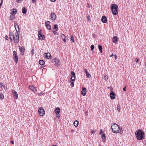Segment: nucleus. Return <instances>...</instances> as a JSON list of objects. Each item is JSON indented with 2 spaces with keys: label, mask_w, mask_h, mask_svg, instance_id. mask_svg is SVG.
<instances>
[{
  "label": "nucleus",
  "mask_w": 146,
  "mask_h": 146,
  "mask_svg": "<svg viewBox=\"0 0 146 146\" xmlns=\"http://www.w3.org/2000/svg\"><path fill=\"white\" fill-rule=\"evenodd\" d=\"M51 19L52 20H54L56 19V15L53 12H52L51 13Z\"/></svg>",
  "instance_id": "14"
},
{
  "label": "nucleus",
  "mask_w": 146,
  "mask_h": 146,
  "mask_svg": "<svg viewBox=\"0 0 146 146\" xmlns=\"http://www.w3.org/2000/svg\"><path fill=\"white\" fill-rule=\"evenodd\" d=\"M145 66L146 67V63H145Z\"/></svg>",
  "instance_id": "64"
},
{
  "label": "nucleus",
  "mask_w": 146,
  "mask_h": 146,
  "mask_svg": "<svg viewBox=\"0 0 146 146\" xmlns=\"http://www.w3.org/2000/svg\"><path fill=\"white\" fill-rule=\"evenodd\" d=\"M13 58L15 60V63H17L18 61L19 58L17 55L16 52L15 51H13Z\"/></svg>",
  "instance_id": "6"
},
{
  "label": "nucleus",
  "mask_w": 146,
  "mask_h": 146,
  "mask_svg": "<svg viewBox=\"0 0 146 146\" xmlns=\"http://www.w3.org/2000/svg\"><path fill=\"white\" fill-rule=\"evenodd\" d=\"M29 87L30 89L31 90L34 92L37 91V90L35 88V87L33 86H29Z\"/></svg>",
  "instance_id": "18"
},
{
  "label": "nucleus",
  "mask_w": 146,
  "mask_h": 146,
  "mask_svg": "<svg viewBox=\"0 0 146 146\" xmlns=\"http://www.w3.org/2000/svg\"><path fill=\"white\" fill-rule=\"evenodd\" d=\"M63 40L65 42L66 41V39L65 38L63 39Z\"/></svg>",
  "instance_id": "54"
},
{
  "label": "nucleus",
  "mask_w": 146,
  "mask_h": 146,
  "mask_svg": "<svg viewBox=\"0 0 146 146\" xmlns=\"http://www.w3.org/2000/svg\"><path fill=\"white\" fill-rule=\"evenodd\" d=\"M19 49H20V51L21 53V55H23L25 51V47L23 46L21 47L20 46H19Z\"/></svg>",
  "instance_id": "9"
},
{
  "label": "nucleus",
  "mask_w": 146,
  "mask_h": 146,
  "mask_svg": "<svg viewBox=\"0 0 146 146\" xmlns=\"http://www.w3.org/2000/svg\"><path fill=\"white\" fill-rule=\"evenodd\" d=\"M3 2V0H1V3H0V8H1V5H2V4Z\"/></svg>",
  "instance_id": "42"
},
{
  "label": "nucleus",
  "mask_w": 146,
  "mask_h": 146,
  "mask_svg": "<svg viewBox=\"0 0 146 146\" xmlns=\"http://www.w3.org/2000/svg\"><path fill=\"white\" fill-rule=\"evenodd\" d=\"M31 52L32 54H33L34 52V50L33 49H32L31 50Z\"/></svg>",
  "instance_id": "43"
},
{
  "label": "nucleus",
  "mask_w": 146,
  "mask_h": 146,
  "mask_svg": "<svg viewBox=\"0 0 146 146\" xmlns=\"http://www.w3.org/2000/svg\"><path fill=\"white\" fill-rule=\"evenodd\" d=\"M70 39L72 41V42H75L74 40V36H73L72 35L71 36V38Z\"/></svg>",
  "instance_id": "30"
},
{
  "label": "nucleus",
  "mask_w": 146,
  "mask_h": 146,
  "mask_svg": "<svg viewBox=\"0 0 146 146\" xmlns=\"http://www.w3.org/2000/svg\"><path fill=\"white\" fill-rule=\"evenodd\" d=\"M96 132V131L94 130H92V133L93 134L94 133Z\"/></svg>",
  "instance_id": "46"
},
{
  "label": "nucleus",
  "mask_w": 146,
  "mask_h": 146,
  "mask_svg": "<svg viewBox=\"0 0 146 146\" xmlns=\"http://www.w3.org/2000/svg\"><path fill=\"white\" fill-rule=\"evenodd\" d=\"M84 72H86V73L88 72L86 69H84Z\"/></svg>",
  "instance_id": "45"
},
{
  "label": "nucleus",
  "mask_w": 146,
  "mask_h": 146,
  "mask_svg": "<svg viewBox=\"0 0 146 146\" xmlns=\"http://www.w3.org/2000/svg\"><path fill=\"white\" fill-rule=\"evenodd\" d=\"M60 108L58 107L57 108L55 109V113L56 114H57V113L59 114V113H60Z\"/></svg>",
  "instance_id": "19"
},
{
  "label": "nucleus",
  "mask_w": 146,
  "mask_h": 146,
  "mask_svg": "<svg viewBox=\"0 0 146 146\" xmlns=\"http://www.w3.org/2000/svg\"><path fill=\"white\" fill-rule=\"evenodd\" d=\"M13 10H15V9H13Z\"/></svg>",
  "instance_id": "63"
},
{
  "label": "nucleus",
  "mask_w": 146,
  "mask_h": 146,
  "mask_svg": "<svg viewBox=\"0 0 146 146\" xmlns=\"http://www.w3.org/2000/svg\"><path fill=\"white\" fill-rule=\"evenodd\" d=\"M17 29H18V27H16V29H17Z\"/></svg>",
  "instance_id": "61"
},
{
  "label": "nucleus",
  "mask_w": 146,
  "mask_h": 146,
  "mask_svg": "<svg viewBox=\"0 0 146 146\" xmlns=\"http://www.w3.org/2000/svg\"><path fill=\"white\" fill-rule=\"evenodd\" d=\"M74 131V130H72V131Z\"/></svg>",
  "instance_id": "62"
},
{
  "label": "nucleus",
  "mask_w": 146,
  "mask_h": 146,
  "mask_svg": "<svg viewBox=\"0 0 146 146\" xmlns=\"http://www.w3.org/2000/svg\"><path fill=\"white\" fill-rule=\"evenodd\" d=\"M110 90H113V88L112 87H110Z\"/></svg>",
  "instance_id": "53"
},
{
  "label": "nucleus",
  "mask_w": 146,
  "mask_h": 146,
  "mask_svg": "<svg viewBox=\"0 0 146 146\" xmlns=\"http://www.w3.org/2000/svg\"><path fill=\"white\" fill-rule=\"evenodd\" d=\"M78 121L77 120H76L74 123V125L75 127H77L78 125Z\"/></svg>",
  "instance_id": "22"
},
{
  "label": "nucleus",
  "mask_w": 146,
  "mask_h": 146,
  "mask_svg": "<svg viewBox=\"0 0 146 146\" xmlns=\"http://www.w3.org/2000/svg\"><path fill=\"white\" fill-rule=\"evenodd\" d=\"M117 110L119 112L120 111V110L121 109V106L120 105L118 104V105H117Z\"/></svg>",
  "instance_id": "26"
},
{
  "label": "nucleus",
  "mask_w": 146,
  "mask_h": 146,
  "mask_svg": "<svg viewBox=\"0 0 146 146\" xmlns=\"http://www.w3.org/2000/svg\"><path fill=\"white\" fill-rule=\"evenodd\" d=\"M46 27L49 29V30H50L51 29V27L50 25H48V26H46Z\"/></svg>",
  "instance_id": "35"
},
{
  "label": "nucleus",
  "mask_w": 146,
  "mask_h": 146,
  "mask_svg": "<svg viewBox=\"0 0 146 146\" xmlns=\"http://www.w3.org/2000/svg\"><path fill=\"white\" fill-rule=\"evenodd\" d=\"M87 6L88 8H90L91 7L89 3H87Z\"/></svg>",
  "instance_id": "41"
},
{
  "label": "nucleus",
  "mask_w": 146,
  "mask_h": 146,
  "mask_svg": "<svg viewBox=\"0 0 146 146\" xmlns=\"http://www.w3.org/2000/svg\"><path fill=\"white\" fill-rule=\"evenodd\" d=\"M113 132L115 133H117L120 129L119 126L117 124L114 123L111 126Z\"/></svg>",
  "instance_id": "4"
},
{
  "label": "nucleus",
  "mask_w": 146,
  "mask_h": 146,
  "mask_svg": "<svg viewBox=\"0 0 146 146\" xmlns=\"http://www.w3.org/2000/svg\"><path fill=\"white\" fill-rule=\"evenodd\" d=\"M11 143L12 144H13L14 143V141H11Z\"/></svg>",
  "instance_id": "56"
},
{
  "label": "nucleus",
  "mask_w": 146,
  "mask_h": 146,
  "mask_svg": "<svg viewBox=\"0 0 146 146\" xmlns=\"http://www.w3.org/2000/svg\"><path fill=\"white\" fill-rule=\"evenodd\" d=\"M44 54H45V57L47 59H51L52 58V57L50 53H45Z\"/></svg>",
  "instance_id": "10"
},
{
  "label": "nucleus",
  "mask_w": 146,
  "mask_h": 146,
  "mask_svg": "<svg viewBox=\"0 0 146 146\" xmlns=\"http://www.w3.org/2000/svg\"><path fill=\"white\" fill-rule=\"evenodd\" d=\"M14 26L16 30L17 31L15 35L14 38L15 42L16 43H17L19 41V35L18 33L19 32V27L17 24L16 21L15 22Z\"/></svg>",
  "instance_id": "2"
},
{
  "label": "nucleus",
  "mask_w": 146,
  "mask_h": 146,
  "mask_svg": "<svg viewBox=\"0 0 146 146\" xmlns=\"http://www.w3.org/2000/svg\"><path fill=\"white\" fill-rule=\"evenodd\" d=\"M54 28L56 29V31H57L58 29V26L57 24H56L54 25Z\"/></svg>",
  "instance_id": "28"
},
{
  "label": "nucleus",
  "mask_w": 146,
  "mask_h": 146,
  "mask_svg": "<svg viewBox=\"0 0 146 146\" xmlns=\"http://www.w3.org/2000/svg\"><path fill=\"white\" fill-rule=\"evenodd\" d=\"M135 134L137 139L138 140H142L145 137V134L143 131L141 129L137 130Z\"/></svg>",
  "instance_id": "1"
},
{
  "label": "nucleus",
  "mask_w": 146,
  "mask_h": 146,
  "mask_svg": "<svg viewBox=\"0 0 146 146\" xmlns=\"http://www.w3.org/2000/svg\"><path fill=\"white\" fill-rule=\"evenodd\" d=\"M58 59L56 58H53L52 60V62H56V61H58Z\"/></svg>",
  "instance_id": "31"
},
{
  "label": "nucleus",
  "mask_w": 146,
  "mask_h": 146,
  "mask_svg": "<svg viewBox=\"0 0 146 146\" xmlns=\"http://www.w3.org/2000/svg\"><path fill=\"white\" fill-rule=\"evenodd\" d=\"M38 112L39 115L41 116L44 115L45 114L44 110L42 107H40L39 108Z\"/></svg>",
  "instance_id": "7"
},
{
  "label": "nucleus",
  "mask_w": 146,
  "mask_h": 146,
  "mask_svg": "<svg viewBox=\"0 0 146 146\" xmlns=\"http://www.w3.org/2000/svg\"><path fill=\"white\" fill-rule=\"evenodd\" d=\"M102 138H103L104 139H106V136H105V134H102Z\"/></svg>",
  "instance_id": "34"
},
{
  "label": "nucleus",
  "mask_w": 146,
  "mask_h": 146,
  "mask_svg": "<svg viewBox=\"0 0 146 146\" xmlns=\"http://www.w3.org/2000/svg\"><path fill=\"white\" fill-rule=\"evenodd\" d=\"M110 96L111 99L114 100L115 98V94L113 91H111L110 93Z\"/></svg>",
  "instance_id": "8"
},
{
  "label": "nucleus",
  "mask_w": 146,
  "mask_h": 146,
  "mask_svg": "<svg viewBox=\"0 0 146 146\" xmlns=\"http://www.w3.org/2000/svg\"><path fill=\"white\" fill-rule=\"evenodd\" d=\"M53 33L54 34H56V31H53Z\"/></svg>",
  "instance_id": "55"
},
{
  "label": "nucleus",
  "mask_w": 146,
  "mask_h": 146,
  "mask_svg": "<svg viewBox=\"0 0 146 146\" xmlns=\"http://www.w3.org/2000/svg\"><path fill=\"white\" fill-rule=\"evenodd\" d=\"M118 40L117 36H114L112 39V42L113 43H116L118 41Z\"/></svg>",
  "instance_id": "17"
},
{
  "label": "nucleus",
  "mask_w": 146,
  "mask_h": 146,
  "mask_svg": "<svg viewBox=\"0 0 146 146\" xmlns=\"http://www.w3.org/2000/svg\"><path fill=\"white\" fill-rule=\"evenodd\" d=\"M52 146H58L57 145H53Z\"/></svg>",
  "instance_id": "59"
},
{
  "label": "nucleus",
  "mask_w": 146,
  "mask_h": 146,
  "mask_svg": "<svg viewBox=\"0 0 146 146\" xmlns=\"http://www.w3.org/2000/svg\"><path fill=\"white\" fill-rule=\"evenodd\" d=\"M104 79L106 81L107 80H108V76H107L106 75L104 77Z\"/></svg>",
  "instance_id": "37"
},
{
  "label": "nucleus",
  "mask_w": 146,
  "mask_h": 146,
  "mask_svg": "<svg viewBox=\"0 0 146 146\" xmlns=\"http://www.w3.org/2000/svg\"><path fill=\"white\" fill-rule=\"evenodd\" d=\"M12 92L13 95L15 96V98L17 99L18 98V94L17 93L15 90H13Z\"/></svg>",
  "instance_id": "16"
},
{
  "label": "nucleus",
  "mask_w": 146,
  "mask_h": 146,
  "mask_svg": "<svg viewBox=\"0 0 146 146\" xmlns=\"http://www.w3.org/2000/svg\"><path fill=\"white\" fill-rule=\"evenodd\" d=\"M111 9L113 15H116L118 14L117 10L118 9V7L116 4H112L111 6Z\"/></svg>",
  "instance_id": "3"
},
{
  "label": "nucleus",
  "mask_w": 146,
  "mask_h": 146,
  "mask_svg": "<svg viewBox=\"0 0 146 146\" xmlns=\"http://www.w3.org/2000/svg\"><path fill=\"white\" fill-rule=\"evenodd\" d=\"M86 76H87L90 78V77H91V75L90 74H89V72H87V73H86Z\"/></svg>",
  "instance_id": "32"
},
{
  "label": "nucleus",
  "mask_w": 146,
  "mask_h": 146,
  "mask_svg": "<svg viewBox=\"0 0 146 146\" xmlns=\"http://www.w3.org/2000/svg\"><path fill=\"white\" fill-rule=\"evenodd\" d=\"M5 39L6 40H8V36L7 35H6V36H5Z\"/></svg>",
  "instance_id": "47"
},
{
  "label": "nucleus",
  "mask_w": 146,
  "mask_h": 146,
  "mask_svg": "<svg viewBox=\"0 0 146 146\" xmlns=\"http://www.w3.org/2000/svg\"><path fill=\"white\" fill-rule=\"evenodd\" d=\"M86 88L83 87L81 91L82 95L83 96H85L86 95Z\"/></svg>",
  "instance_id": "12"
},
{
  "label": "nucleus",
  "mask_w": 146,
  "mask_h": 146,
  "mask_svg": "<svg viewBox=\"0 0 146 146\" xmlns=\"http://www.w3.org/2000/svg\"><path fill=\"white\" fill-rule=\"evenodd\" d=\"M135 61L136 62V63H137L139 61V60L137 58H136L135 59Z\"/></svg>",
  "instance_id": "38"
},
{
  "label": "nucleus",
  "mask_w": 146,
  "mask_h": 146,
  "mask_svg": "<svg viewBox=\"0 0 146 146\" xmlns=\"http://www.w3.org/2000/svg\"><path fill=\"white\" fill-rule=\"evenodd\" d=\"M104 133V131L102 129H100V134H102V133Z\"/></svg>",
  "instance_id": "39"
},
{
  "label": "nucleus",
  "mask_w": 146,
  "mask_h": 146,
  "mask_svg": "<svg viewBox=\"0 0 146 146\" xmlns=\"http://www.w3.org/2000/svg\"><path fill=\"white\" fill-rule=\"evenodd\" d=\"M1 87H2V85H1V84L0 83V88Z\"/></svg>",
  "instance_id": "58"
},
{
  "label": "nucleus",
  "mask_w": 146,
  "mask_h": 146,
  "mask_svg": "<svg viewBox=\"0 0 146 146\" xmlns=\"http://www.w3.org/2000/svg\"><path fill=\"white\" fill-rule=\"evenodd\" d=\"M17 12V11H13L12 12H11V15H13L14 16Z\"/></svg>",
  "instance_id": "25"
},
{
  "label": "nucleus",
  "mask_w": 146,
  "mask_h": 146,
  "mask_svg": "<svg viewBox=\"0 0 146 146\" xmlns=\"http://www.w3.org/2000/svg\"><path fill=\"white\" fill-rule=\"evenodd\" d=\"M113 56V54H112L110 56V57H111Z\"/></svg>",
  "instance_id": "57"
},
{
  "label": "nucleus",
  "mask_w": 146,
  "mask_h": 146,
  "mask_svg": "<svg viewBox=\"0 0 146 146\" xmlns=\"http://www.w3.org/2000/svg\"><path fill=\"white\" fill-rule=\"evenodd\" d=\"M94 45H92L91 46L90 48H91V50L92 51L94 49Z\"/></svg>",
  "instance_id": "36"
},
{
  "label": "nucleus",
  "mask_w": 146,
  "mask_h": 146,
  "mask_svg": "<svg viewBox=\"0 0 146 146\" xmlns=\"http://www.w3.org/2000/svg\"><path fill=\"white\" fill-rule=\"evenodd\" d=\"M74 82H71V83L72 84V87L74 86Z\"/></svg>",
  "instance_id": "44"
},
{
  "label": "nucleus",
  "mask_w": 146,
  "mask_h": 146,
  "mask_svg": "<svg viewBox=\"0 0 146 146\" xmlns=\"http://www.w3.org/2000/svg\"><path fill=\"white\" fill-rule=\"evenodd\" d=\"M9 38L12 41L14 39V34L12 32H10L9 34Z\"/></svg>",
  "instance_id": "15"
},
{
  "label": "nucleus",
  "mask_w": 146,
  "mask_h": 146,
  "mask_svg": "<svg viewBox=\"0 0 146 146\" xmlns=\"http://www.w3.org/2000/svg\"><path fill=\"white\" fill-rule=\"evenodd\" d=\"M0 98L1 99H3L4 98V96L2 93L0 94Z\"/></svg>",
  "instance_id": "33"
},
{
  "label": "nucleus",
  "mask_w": 146,
  "mask_h": 146,
  "mask_svg": "<svg viewBox=\"0 0 146 146\" xmlns=\"http://www.w3.org/2000/svg\"><path fill=\"white\" fill-rule=\"evenodd\" d=\"M32 2L33 3H35L36 2V0H32Z\"/></svg>",
  "instance_id": "52"
},
{
  "label": "nucleus",
  "mask_w": 146,
  "mask_h": 146,
  "mask_svg": "<svg viewBox=\"0 0 146 146\" xmlns=\"http://www.w3.org/2000/svg\"><path fill=\"white\" fill-rule=\"evenodd\" d=\"M61 37H62V38H63V37H65V35L64 34H62L61 36Z\"/></svg>",
  "instance_id": "50"
},
{
  "label": "nucleus",
  "mask_w": 146,
  "mask_h": 146,
  "mask_svg": "<svg viewBox=\"0 0 146 146\" xmlns=\"http://www.w3.org/2000/svg\"><path fill=\"white\" fill-rule=\"evenodd\" d=\"M60 61L58 60V61H56V62H55V63L54 64V65L56 66H58L59 65H60Z\"/></svg>",
  "instance_id": "21"
},
{
  "label": "nucleus",
  "mask_w": 146,
  "mask_h": 146,
  "mask_svg": "<svg viewBox=\"0 0 146 146\" xmlns=\"http://www.w3.org/2000/svg\"><path fill=\"white\" fill-rule=\"evenodd\" d=\"M101 20L102 22L104 23H106L107 22V19L105 16H103Z\"/></svg>",
  "instance_id": "13"
},
{
  "label": "nucleus",
  "mask_w": 146,
  "mask_h": 146,
  "mask_svg": "<svg viewBox=\"0 0 146 146\" xmlns=\"http://www.w3.org/2000/svg\"><path fill=\"white\" fill-rule=\"evenodd\" d=\"M42 31L41 30H39L38 32V36L39 37L38 40H43L45 39V36L43 35H42L41 32Z\"/></svg>",
  "instance_id": "5"
},
{
  "label": "nucleus",
  "mask_w": 146,
  "mask_h": 146,
  "mask_svg": "<svg viewBox=\"0 0 146 146\" xmlns=\"http://www.w3.org/2000/svg\"><path fill=\"white\" fill-rule=\"evenodd\" d=\"M75 74L74 72L72 71L71 72V79L72 81H74L75 78Z\"/></svg>",
  "instance_id": "11"
},
{
  "label": "nucleus",
  "mask_w": 146,
  "mask_h": 146,
  "mask_svg": "<svg viewBox=\"0 0 146 146\" xmlns=\"http://www.w3.org/2000/svg\"><path fill=\"white\" fill-rule=\"evenodd\" d=\"M22 13H23V14H25L27 12V9L26 8L23 7L22 9Z\"/></svg>",
  "instance_id": "23"
},
{
  "label": "nucleus",
  "mask_w": 146,
  "mask_h": 146,
  "mask_svg": "<svg viewBox=\"0 0 146 146\" xmlns=\"http://www.w3.org/2000/svg\"><path fill=\"white\" fill-rule=\"evenodd\" d=\"M42 95H43V94H42V92L40 93L39 94V95H40V96H42Z\"/></svg>",
  "instance_id": "51"
},
{
  "label": "nucleus",
  "mask_w": 146,
  "mask_h": 146,
  "mask_svg": "<svg viewBox=\"0 0 146 146\" xmlns=\"http://www.w3.org/2000/svg\"><path fill=\"white\" fill-rule=\"evenodd\" d=\"M90 16H88V19H89V17H90Z\"/></svg>",
  "instance_id": "60"
},
{
  "label": "nucleus",
  "mask_w": 146,
  "mask_h": 146,
  "mask_svg": "<svg viewBox=\"0 0 146 146\" xmlns=\"http://www.w3.org/2000/svg\"><path fill=\"white\" fill-rule=\"evenodd\" d=\"M123 91H126V87H124L123 88Z\"/></svg>",
  "instance_id": "49"
},
{
  "label": "nucleus",
  "mask_w": 146,
  "mask_h": 146,
  "mask_svg": "<svg viewBox=\"0 0 146 146\" xmlns=\"http://www.w3.org/2000/svg\"><path fill=\"white\" fill-rule=\"evenodd\" d=\"M45 63V62L43 60H40L39 61V64L41 65H44Z\"/></svg>",
  "instance_id": "20"
},
{
  "label": "nucleus",
  "mask_w": 146,
  "mask_h": 146,
  "mask_svg": "<svg viewBox=\"0 0 146 146\" xmlns=\"http://www.w3.org/2000/svg\"><path fill=\"white\" fill-rule=\"evenodd\" d=\"M56 117H58V118L60 117V114L59 113V114L57 113L56 114Z\"/></svg>",
  "instance_id": "40"
},
{
  "label": "nucleus",
  "mask_w": 146,
  "mask_h": 146,
  "mask_svg": "<svg viewBox=\"0 0 146 146\" xmlns=\"http://www.w3.org/2000/svg\"><path fill=\"white\" fill-rule=\"evenodd\" d=\"M114 56H115V59H116L117 58V55L116 54H115L114 55Z\"/></svg>",
  "instance_id": "48"
},
{
  "label": "nucleus",
  "mask_w": 146,
  "mask_h": 146,
  "mask_svg": "<svg viewBox=\"0 0 146 146\" xmlns=\"http://www.w3.org/2000/svg\"><path fill=\"white\" fill-rule=\"evenodd\" d=\"M50 23V22L49 21H47L46 22H45V26H48V25H49V24Z\"/></svg>",
  "instance_id": "27"
},
{
  "label": "nucleus",
  "mask_w": 146,
  "mask_h": 146,
  "mask_svg": "<svg viewBox=\"0 0 146 146\" xmlns=\"http://www.w3.org/2000/svg\"><path fill=\"white\" fill-rule=\"evenodd\" d=\"M15 18V16L11 15L10 17V20H11Z\"/></svg>",
  "instance_id": "29"
},
{
  "label": "nucleus",
  "mask_w": 146,
  "mask_h": 146,
  "mask_svg": "<svg viewBox=\"0 0 146 146\" xmlns=\"http://www.w3.org/2000/svg\"><path fill=\"white\" fill-rule=\"evenodd\" d=\"M98 47L100 51V52L102 53V46L100 45H98Z\"/></svg>",
  "instance_id": "24"
}]
</instances>
